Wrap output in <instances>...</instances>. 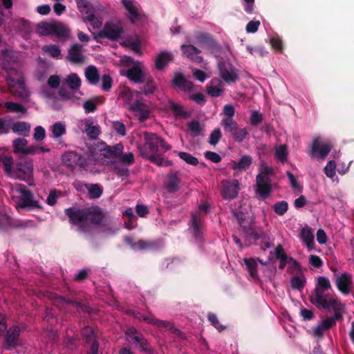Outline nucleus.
Wrapping results in <instances>:
<instances>
[{"mask_svg":"<svg viewBox=\"0 0 354 354\" xmlns=\"http://www.w3.org/2000/svg\"><path fill=\"white\" fill-rule=\"evenodd\" d=\"M253 159L250 155L241 156L238 162H232V169L234 171H245L252 164Z\"/></svg>","mask_w":354,"mask_h":354,"instance_id":"32","label":"nucleus"},{"mask_svg":"<svg viewBox=\"0 0 354 354\" xmlns=\"http://www.w3.org/2000/svg\"><path fill=\"white\" fill-rule=\"evenodd\" d=\"M222 138V133L220 128H215L211 133L208 142L212 146H215L217 143L219 142L220 140Z\"/></svg>","mask_w":354,"mask_h":354,"instance_id":"57","label":"nucleus"},{"mask_svg":"<svg viewBox=\"0 0 354 354\" xmlns=\"http://www.w3.org/2000/svg\"><path fill=\"white\" fill-rule=\"evenodd\" d=\"M331 288L330 281L326 277L319 276L317 278V284L315 286V289H319L322 291L326 292L327 290Z\"/></svg>","mask_w":354,"mask_h":354,"instance_id":"49","label":"nucleus"},{"mask_svg":"<svg viewBox=\"0 0 354 354\" xmlns=\"http://www.w3.org/2000/svg\"><path fill=\"white\" fill-rule=\"evenodd\" d=\"M243 234L247 241L251 244L260 239H266V234L261 229L257 228L252 221H248L244 225Z\"/></svg>","mask_w":354,"mask_h":354,"instance_id":"16","label":"nucleus"},{"mask_svg":"<svg viewBox=\"0 0 354 354\" xmlns=\"http://www.w3.org/2000/svg\"><path fill=\"white\" fill-rule=\"evenodd\" d=\"M82 45L80 44H74L68 50V58L75 64H82L84 62V56L82 53Z\"/></svg>","mask_w":354,"mask_h":354,"instance_id":"24","label":"nucleus"},{"mask_svg":"<svg viewBox=\"0 0 354 354\" xmlns=\"http://www.w3.org/2000/svg\"><path fill=\"white\" fill-rule=\"evenodd\" d=\"M81 335L85 342L88 344L96 337L95 331L91 326H85L81 330Z\"/></svg>","mask_w":354,"mask_h":354,"instance_id":"44","label":"nucleus"},{"mask_svg":"<svg viewBox=\"0 0 354 354\" xmlns=\"http://www.w3.org/2000/svg\"><path fill=\"white\" fill-rule=\"evenodd\" d=\"M53 23L54 22H43L38 23L36 27L37 32L41 35H53Z\"/></svg>","mask_w":354,"mask_h":354,"instance_id":"38","label":"nucleus"},{"mask_svg":"<svg viewBox=\"0 0 354 354\" xmlns=\"http://www.w3.org/2000/svg\"><path fill=\"white\" fill-rule=\"evenodd\" d=\"M43 50L49 54L50 56L57 58L61 55V50L57 45L50 44L44 45L43 46Z\"/></svg>","mask_w":354,"mask_h":354,"instance_id":"51","label":"nucleus"},{"mask_svg":"<svg viewBox=\"0 0 354 354\" xmlns=\"http://www.w3.org/2000/svg\"><path fill=\"white\" fill-rule=\"evenodd\" d=\"M152 325L157 326L158 328H168L170 331L177 334V333H180L179 329L174 328V325L171 324V322L167 321H162V319H158L153 315Z\"/></svg>","mask_w":354,"mask_h":354,"instance_id":"43","label":"nucleus"},{"mask_svg":"<svg viewBox=\"0 0 354 354\" xmlns=\"http://www.w3.org/2000/svg\"><path fill=\"white\" fill-rule=\"evenodd\" d=\"M46 137V130L41 125H38L35 128V132L33 133V138L35 141L44 140Z\"/></svg>","mask_w":354,"mask_h":354,"instance_id":"64","label":"nucleus"},{"mask_svg":"<svg viewBox=\"0 0 354 354\" xmlns=\"http://www.w3.org/2000/svg\"><path fill=\"white\" fill-rule=\"evenodd\" d=\"M220 75L227 84L235 82L239 79V75L232 63L226 60H220L218 63Z\"/></svg>","mask_w":354,"mask_h":354,"instance_id":"9","label":"nucleus"},{"mask_svg":"<svg viewBox=\"0 0 354 354\" xmlns=\"http://www.w3.org/2000/svg\"><path fill=\"white\" fill-rule=\"evenodd\" d=\"M301 238L303 242H304V243L306 244L307 248L309 250L313 249L314 245V235L312 232V230L309 228V227L306 226L304 227L303 229H301Z\"/></svg>","mask_w":354,"mask_h":354,"instance_id":"36","label":"nucleus"},{"mask_svg":"<svg viewBox=\"0 0 354 354\" xmlns=\"http://www.w3.org/2000/svg\"><path fill=\"white\" fill-rule=\"evenodd\" d=\"M274 174L273 168L268 167L266 163H261L260 165V172L258 175H260L265 178H270V176Z\"/></svg>","mask_w":354,"mask_h":354,"instance_id":"62","label":"nucleus"},{"mask_svg":"<svg viewBox=\"0 0 354 354\" xmlns=\"http://www.w3.org/2000/svg\"><path fill=\"white\" fill-rule=\"evenodd\" d=\"M131 112L134 113V115L140 122L146 121L150 115V110L142 100H136L131 103L129 107Z\"/></svg>","mask_w":354,"mask_h":354,"instance_id":"15","label":"nucleus"},{"mask_svg":"<svg viewBox=\"0 0 354 354\" xmlns=\"http://www.w3.org/2000/svg\"><path fill=\"white\" fill-rule=\"evenodd\" d=\"M85 75L91 84H97L99 82L100 74L95 66H88L85 71Z\"/></svg>","mask_w":354,"mask_h":354,"instance_id":"37","label":"nucleus"},{"mask_svg":"<svg viewBox=\"0 0 354 354\" xmlns=\"http://www.w3.org/2000/svg\"><path fill=\"white\" fill-rule=\"evenodd\" d=\"M84 131L90 140H96L100 133V127L98 124L93 125L92 119H88L85 122Z\"/></svg>","mask_w":354,"mask_h":354,"instance_id":"33","label":"nucleus"},{"mask_svg":"<svg viewBox=\"0 0 354 354\" xmlns=\"http://www.w3.org/2000/svg\"><path fill=\"white\" fill-rule=\"evenodd\" d=\"M232 215L234 217L236 218L239 225L244 229V225H247L249 221V216L247 214H245L244 212L242 211H232Z\"/></svg>","mask_w":354,"mask_h":354,"instance_id":"52","label":"nucleus"},{"mask_svg":"<svg viewBox=\"0 0 354 354\" xmlns=\"http://www.w3.org/2000/svg\"><path fill=\"white\" fill-rule=\"evenodd\" d=\"M12 131L21 137H28L31 131V124L28 122L18 121L12 125Z\"/></svg>","mask_w":354,"mask_h":354,"instance_id":"29","label":"nucleus"},{"mask_svg":"<svg viewBox=\"0 0 354 354\" xmlns=\"http://www.w3.org/2000/svg\"><path fill=\"white\" fill-rule=\"evenodd\" d=\"M62 162L68 167L75 168L77 166L83 168L86 165V160L82 155L75 151H68L62 156Z\"/></svg>","mask_w":354,"mask_h":354,"instance_id":"14","label":"nucleus"},{"mask_svg":"<svg viewBox=\"0 0 354 354\" xmlns=\"http://www.w3.org/2000/svg\"><path fill=\"white\" fill-rule=\"evenodd\" d=\"M306 283V279L303 275L294 276L290 280L291 286L294 289L301 290L304 288Z\"/></svg>","mask_w":354,"mask_h":354,"instance_id":"48","label":"nucleus"},{"mask_svg":"<svg viewBox=\"0 0 354 354\" xmlns=\"http://www.w3.org/2000/svg\"><path fill=\"white\" fill-rule=\"evenodd\" d=\"M113 86V78L110 75L105 74L102 77L101 88L104 91H110Z\"/></svg>","mask_w":354,"mask_h":354,"instance_id":"59","label":"nucleus"},{"mask_svg":"<svg viewBox=\"0 0 354 354\" xmlns=\"http://www.w3.org/2000/svg\"><path fill=\"white\" fill-rule=\"evenodd\" d=\"M333 146L328 142H322L319 138L313 140L309 155L311 157H317L319 160H324L332 150Z\"/></svg>","mask_w":354,"mask_h":354,"instance_id":"8","label":"nucleus"},{"mask_svg":"<svg viewBox=\"0 0 354 354\" xmlns=\"http://www.w3.org/2000/svg\"><path fill=\"white\" fill-rule=\"evenodd\" d=\"M104 97H95V100H88L83 104V107L86 113H93L97 109L96 102L102 104L104 102Z\"/></svg>","mask_w":354,"mask_h":354,"instance_id":"42","label":"nucleus"},{"mask_svg":"<svg viewBox=\"0 0 354 354\" xmlns=\"http://www.w3.org/2000/svg\"><path fill=\"white\" fill-rule=\"evenodd\" d=\"M21 196L19 198L17 207L21 208L39 207L38 201H35L34 195L30 189H27L24 184H19L17 189Z\"/></svg>","mask_w":354,"mask_h":354,"instance_id":"7","label":"nucleus"},{"mask_svg":"<svg viewBox=\"0 0 354 354\" xmlns=\"http://www.w3.org/2000/svg\"><path fill=\"white\" fill-rule=\"evenodd\" d=\"M12 149L15 155L21 156H33V144L28 145L24 137H18L12 142Z\"/></svg>","mask_w":354,"mask_h":354,"instance_id":"10","label":"nucleus"},{"mask_svg":"<svg viewBox=\"0 0 354 354\" xmlns=\"http://www.w3.org/2000/svg\"><path fill=\"white\" fill-rule=\"evenodd\" d=\"M274 155L276 158L282 162L287 161L288 151L286 145H280L276 149Z\"/></svg>","mask_w":354,"mask_h":354,"instance_id":"55","label":"nucleus"},{"mask_svg":"<svg viewBox=\"0 0 354 354\" xmlns=\"http://www.w3.org/2000/svg\"><path fill=\"white\" fill-rule=\"evenodd\" d=\"M289 263L291 264L289 265L287 268V270L290 273H295V270L297 272H301V264L298 262V261L295 260L292 257H289Z\"/></svg>","mask_w":354,"mask_h":354,"instance_id":"60","label":"nucleus"},{"mask_svg":"<svg viewBox=\"0 0 354 354\" xmlns=\"http://www.w3.org/2000/svg\"><path fill=\"white\" fill-rule=\"evenodd\" d=\"M335 284L342 294L348 295L353 284V277L347 272L342 273L336 277Z\"/></svg>","mask_w":354,"mask_h":354,"instance_id":"19","label":"nucleus"},{"mask_svg":"<svg viewBox=\"0 0 354 354\" xmlns=\"http://www.w3.org/2000/svg\"><path fill=\"white\" fill-rule=\"evenodd\" d=\"M246 48L254 57H263L268 54V51L265 50L262 46L251 47L248 45Z\"/></svg>","mask_w":354,"mask_h":354,"instance_id":"58","label":"nucleus"},{"mask_svg":"<svg viewBox=\"0 0 354 354\" xmlns=\"http://www.w3.org/2000/svg\"><path fill=\"white\" fill-rule=\"evenodd\" d=\"M124 28L120 21H107L100 32L93 34L94 39H108L111 41H118L123 39Z\"/></svg>","mask_w":354,"mask_h":354,"instance_id":"3","label":"nucleus"},{"mask_svg":"<svg viewBox=\"0 0 354 354\" xmlns=\"http://www.w3.org/2000/svg\"><path fill=\"white\" fill-rule=\"evenodd\" d=\"M122 4L127 10L128 14L127 17L131 21V23H135L136 20H138L140 17L138 10L134 6L133 1L130 0H122Z\"/></svg>","mask_w":354,"mask_h":354,"instance_id":"31","label":"nucleus"},{"mask_svg":"<svg viewBox=\"0 0 354 354\" xmlns=\"http://www.w3.org/2000/svg\"><path fill=\"white\" fill-rule=\"evenodd\" d=\"M5 106L10 112L22 113H25L27 112V109L21 104L17 102H12V101H7L5 103Z\"/></svg>","mask_w":354,"mask_h":354,"instance_id":"46","label":"nucleus"},{"mask_svg":"<svg viewBox=\"0 0 354 354\" xmlns=\"http://www.w3.org/2000/svg\"><path fill=\"white\" fill-rule=\"evenodd\" d=\"M127 335H128L133 344H138L141 351L147 353H153V347H151L150 343H149L144 335L140 333L136 328H129Z\"/></svg>","mask_w":354,"mask_h":354,"instance_id":"11","label":"nucleus"},{"mask_svg":"<svg viewBox=\"0 0 354 354\" xmlns=\"http://www.w3.org/2000/svg\"><path fill=\"white\" fill-rule=\"evenodd\" d=\"M51 131L53 138H59L66 133V129L61 122H57L51 126Z\"/></svg>","mask_w":354,"mask_h":354,"instance_id":"45","label":"nucleus"},{"mask_svg":"<svg viewBox=\"0 0 354 354\" xmlns=\"http://www.w3.org/2000/svg\"><path fill=\"white\" fill-rule=\"evenodd\" d=\"M335 169H336V162L334 160H330L328 162L327 165L324 168V173L326 176L328 178H333L335 176Z\"/></svg>","mask_w":354,"mask_h":354,"instance_id":"61","label":"nucleus"},{"mask_svg":"<svg viewBox=\"0 0 354 354\" xmlns=\"http://www.w3.org/2000/svg\"><path fill=\"white\" fill-rule=\"evenodd\" d=\"M207 93L211 97H218L223 92V83L219 78H213L206 86Z\"/></svg>","mask_w":354,"mask_h":354,"instance_id":"26","label":"nucleus"},{"mask_svg":"<svg viewBox=\"0 0 354 354\" xmlns=\"http://www.w3.org/2000/svg\"><path fill=\"white\" fill-rule=\"evenodd\" d=\"M77 3V6L78 8L79 11L81 13L88 14L90 11V8L91 7V3H89L87 0H75Z\"/></svg>","mask_w":354,"mask_h":354,"instance_id":"63","label":"nucleus"},{"mask_svg":"<svg viewBox=\"0 0 354 354\" xmlns=\"http://www.w3.org/2000/svg\"><path fill=\"white\" fill-rule=\"evenodd\" d=\"M145 142L143 145L138 146L140 155L145 159H148L153 164L158 166H170L172 165V161L162 158V153L171 149L166 141L156 133H148L145 131L143 133Z\"/></svg>","mask_w":354,"mask_h":354,"instance_id":"1","label":"nucleus"},{"mask_svg":"<svg viewBox=\"0 0 354 354\" xmlns=\"http://www.w3.org/2000/svg\"><path fill=\"white\" fill-rule=\"evenodd\" d=\"M203 220L199 214L192 213L191 214V228L192 231L197 239H202Z\"/></svg>","mask_w":354,"mask_h":354,"instance_id":"25","label":"nucleus"},{"mask_svg":"<svg viewBox=\"0 0 354 354\" xmlns=\"http://www.w3.org/2000/svg\"><path fill=\"white\" fill-rule=\"evenodd\" d=\"M172 53H169V51H162L155 57V67L158 70H162L165 68L168 63L172 61Z\"/></svg>","mask_w":354,"mask_h":354,"instance_id":"28","label":"nucleus"},{"mask_svg":"<svg viewBox=\"0 0 354 354\" xmlns=\"http://www.w3.org/2000/svg\"><path fill=\"white\" fill-rule=\"evenodd\" d=\"M85 187L91 199H97L103 193V187L98 183H86Z\"/></svg>","mask_w":354,"mask_h":354,"instance_id":"35","label":"nucleus"},{"mask_svg":"<svg viewBox=\"0 0 354 354\" xmlns=\"http://www.w3.org/2000/svg\"><path fill=\"white\" fill-rule=\"evenodd\" d=\"M104 218L103 212L99 207L86 208V224L87 221L91 223L99 225Z\"/></svg>","mask_w":354,"mask_h":354,"instance_id":"23","label":"nucleus"},{"mask_svg":"<svg viewBox=\"0 0 354 354\" xmlns=\"http://www.w3.org/2000/svg\"><path fill=\"white\" fill-rule=\"evenodd\" d=\"M310 301L318 309L336 310L338 306L337 297L330 296L326 292L314 289L310 295Z\"/></svg>","mask_w":354,"mask_h":354,"instance_id":"4","label":"nucleus"},{"mask_svg":"<svg viewBox=\"0 0 354 354\" xmlns=\"http://www.w3.org/2000/svg\"><path fill=\"white\" fill-rule=\"evenodd\" d=\"M181 50L185 56L196 64H201L204 61L203 57L200 56L201 52L194 45L192 44H183L181 45Z\"/></svg>","mask_w":354,"mask_h":354,"instance_id":"21","label":"nucleus"},{"mask_svg":"<svg viewBox=\"0 0 354 354\" xmlns=\"http://www.w3.org/2000/svg\"><path fill=\"white\" fill-rule=\"evenodd\" d=\"M145 84L142 88V91L145 94L153 93L156 89V86L153 77L151 75L145 74Z\"/></svg>","mask_w":354,"mask_h":354,"instance_id":"47","label":"nucleus"},{"mask_svg":"<svg viewBox=\"0 0 354 354\" xmlns=\"http://www.w3.org/2000/svg\"><path fill=\"white\" fill-rule=\"evenodd\" d=\"M53 27L55 28L53 30V35H56L59 38H68L70 35V30L66 28V26L62 23L54 22Z\"/></svg>","mask_w":354,"mask_h":354,"instance_id":"39","label":"nucleus"},{"mask_svg":"<svg viewBox=\"0 0 354 354\" xmlns=\"http://www.w3.org/2000/svg\"><path fill=\"white\" fill-rule=\"evenodd\" d=\"M167 108L176 118H187L189 115L181 104L176 103L173 100L168 101Z\"/></svg>","mask_w":354,"mask_h":354,"instance_id":"27","label":"nucleus"},{"mask_svg":"<svg viewBox=\"0 0 354 354\" xmlns=\"http://www.w3.org/2000/svg\"><path fill=\"white\" fill-rule=\"evenodd\" d=\"M4 172L10 178H18L29 185L32 184L34 163L30 158H20L15 164L12 156H6L2 159Z\"/></svg>","mask_w":354,"mask_h":354,"instance_id":"2","label":"nucleus"},{"mask_svg":"<svg viewBox=\"0 0 354 354\" xmlns=\"http://www.w3.org/2000/svg\"><path fill=\"white\" fill-rule=\"evenodd\" d=\"M21 334V329L19 326H12L9 328L4 337L3 346L6 350H10L17 345L19 335Z\"/></svg>","mask_w":354,"mask_h":354,"instance_id":"17","label":"nucleus"},{"mask_svg":"<svg viewBox=\"0 0 354 354\" xmlns=\"http://www.w3.org/2000/svg\"><path fill=\"white\" fill-rule=\"evenodd\" d=\"M223 112L225 117L221 119V124H225V122H228L230 120L234 119L233 116L235 113L233 106L230 105V104H227L224 106Z\"/></svg>","mask_w":354,"mask_h":354,"instance_id":"53","label":"nucleus"},{"mask_svg":"<svg viewBox=\"0 0 354 354\" xmlns=\"http://www.w3.org/2000/svg\"><path fill=\"white\" fill-rule=\"evenodd\" d=\"M256 183L257 187L256 189L257 193H258L261 198H268L272 190L271 179H266V178L261 176H257Z\"/></svg>","mask_w":354,"mask_h":354,"instance_id":"18","label":"nucleus"},{"mask_svg":"<svg viewBox=\"0 0 354 354\" xmlns=\"http://www.w3.org/2000/svg\"><path fill=\"white\" fill-rule=\"evenodd\" d=\"M222 183L221 196L224 199H234L239 192V183L237 179L223 180Z\"/></svg>","mask_w":354,"mask_h":354,"instance_id":"12","label":"nucleus"},{"mask_svg":"<svg viewBox=\"0 0 354 354\" xmlns=\"http://www.w3.org/2000/svg\"><path fill=\"white\" fill-rule=\"evenodd\" d=\"M244 263L246 266V270L250 273V276L253 279H257L258 277L257 268L258 263L254 258H244Z\"/></svg>","mask_w":354,"mask_h":354,"instance_id":"40","label":"nucleus"},{"mask_svg":"<svg viewBox=\"0 0 354 354\" xmlns=\"http://www.w3.org/2000/svg\"><path fill=\"white\" fill-rule=\"evenodd\" d=\"M288 206L287 201H278L273 205L272 209L275 214L278 215H283L288 211Z\"/></svg>","mask_w":354,"mask_h":354,"instance_id":"50","label":"nucleus"},{"mask_svg":"<svg viewBox=\"0 0 354 354\" xmlns=\"http://www.w3.org/2000/svg\"><path fill=\"white\" fill-rule=\"evenodd\" d=\"M32 221L12 220L11 217L6 214L0 213V230H6L8 227H15L16 229H26L32 226Z\"/></svg>","mask_w":354,"mask_h":354,"instance_id":"13","label":"nucleus"},{"mask_svg":"<svg viewBox=\"0 0 354 354\" xmlns=\"http://www.w3.org/2000/svg\"><path fill=\"white\" fill-rule=\"evenodd\" d=\"M104 149H101L102 155L106 158H119L120 153L123 150V145L122 143L116 144L115 146H108L105 144Z\"/></svg>","mask_w":354,"mask_h":354,"instance_id":"30","label":"nucleus"},{"mask_svg":"<svg viewBox=\"0 0 354 354\" xmlns=\"http://www.w3.org/2000/svg\"><path fill=\"white\" fill-rule=\"evenodd\" d=\"M274 257L279 261V269H285L287 263H289V257L287 256L283 245H278L274 249Z\"/></svg>","mask_w":354,"mask_h":354,"instance_id":"34","label":"nucleus"},{"mask_svg":"<svg viewBox=\"0 0 354 354\" xmlns=\"http://www.w3.org/2000/svg\"><path fill=\"white\" fill-rule=\"evenodd\" d=\"M141 63L138 62L136 65L131 66L126 72V76L136 84H142L146 79V73L140 67Z\"/></svg>","mask_w":354,"mask_h":354,"instance_id":"20","label":"nucleus"},{"mask_svg":"<svg viewBox=\"0 0 354 354\" xmlns=\"http://www.w3.org/2000/svg\"><path fill=\"white\" fill-rule=\"evenodd\" d=\"M178 155L180 158L183 159L188 165H198V159L195 158V156H192V154H189V153L180 151V152H178Z\"/></svg>","mask_w":354,"mask_h":354,"instance_id":"54","label":"nucleus"},{"mask_svg":"<svg viewBox=\"0 0 354 354\" xmlns=\"http://www.w3.org/2000/svg\"><path fill=\"white\" fill-rule=\"evenodd\" d=\"M180 178L178 176V171H170L166 177L165 187L169 193H176L179 190Z\"/></svg>","mask_w":354,"mask_h":354,"instance_id":"22","label":"nucleus"},{"mask_svg":"<svg viewBox=\"0 0 354 354\" xmlns=\"http://www.w3.org/2000/svg\"><path fill=\"white\" fill-rule=\"evenodd\" d=\"M224 129L225 133L231 135L236 142H242L248 134L246 128H240L237 122L234 119H232L228 122H225L221 124Z\"/></svg>","mask_w":354,"mask_h":354,"instance_id":"6","label":"nucleus"},{"mask_svg":"<svg viewBox=\"0 0 354 354\" xmlns=\"http://www.w3.org/2000/svg\"><path fill=\"white\" fill-rule=\"evenodd\" d=\"M66 83L69 88L75 91L80 88L82 84V81L79 75L75 74V73H72L71 75L67 76Z\"/></svg>","mask_w":354,"mask_h":354,"instance_id":"41","label":"nucleus"},{"mask_svg":"<svg viewBox=\"0 0 354 354\" xmlns=\"http://www.w3.org/2000/svg\"><path fill=\"white\" fill-rule=\"evenodd\" d=\"M187 127L189 131H191L192 136L196 137L198 136L202 131V127L198 120H192L188 122Z\"/></svg>","mask_w":354,"mask_h":354,"instance_id":"56","label":"nucleus"},{"mask_svg":"<svg viewBox=\"0 0 354 354\" xmlns=\"http://www.w3.org/2000/svg\"><path fill=\"white\" fill-rule=\"evenodd\" d=\"M64 213L68 217L70 223L77 226L81 232H86V208L71 207L65 209Z\"/></svg>","mask_w":354,"mask_h":354,"instance_id":"5","label":"nucleus"}]
</instances>
